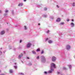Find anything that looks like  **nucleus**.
<instances>
[{
	"mask_svg": "<svg viewBox=\"0 0 75 75\" xmlns=\"http://www.w3.org/2000/svg\"><path fill=\"white\" fill-rule=\"evenodd\" d=\"M56 68L55 64L53 63H52L51 64V68L52 69V68Z\"/></svg>",
	"mask_w": 75,
	"mask_h": 75,
	"instance_id": "f257e3e1",
	"label": "nucleus"
},
{
	"mask_svg": "<svg viewBox=\"0 0 75 75\" xmlns=\"http://www.w3.org/2000/svg\"><path fill=\"white\" fill-rule=\"evenodd\" d=\"M57 58L55 57H53L52 58V61H55V60H56Z\"/></svg>",
	"mask_w": 75,
	"mask_h": 75,
	"instance_id": "f03ea898",
	"label": "nucleus"
},
{
	"mask_svg": "<svg viewBox=\"0 0 75 75\" xmlns=\"http://www.w3.org/2000/svg\"><path fill=\"white\" fill-rule=\"evenodd\" d=\"M31 44L28 43V44L27 45V48H29V47H30V46H31Z\"/></svg>",
	"mask_w": 75,
	"mask_h": 75,
	"instance_id": "7ed1b4c3",
	"label": "nucleus"
},
{
	"mask_svg": "<svg viewBox=\"0 0 75 75\" xmlns=\"http://www.w3.org/2000/svg\"><path fill=\"white\" fill-rule=\"evenodd\" d=\"M41 57L43 61H45V58L44 56H41Z\"/></svg>",
	"mask_w": 75,
	"mask_h": 75,
	"instance_id": "20e7f679",
	"label": "nucleus"
},
{
	"mask_svg": "<svg viewBox=\"0 0 75 75\" xmlns=\"http://www.w3.org/2000/svg\"><path fill=\"white\" fill-rule=\"evenodd\" d=\"M66 47L67 48V50H69V49H70L71 48V46H69V45H67L66 46Z\"/></svg>",
	"mask_w": 75,
	"mask_h": 75,
	"instance_id": "39448f33",
	"label": "nucleus"
},
{
	"mask_svg": "<svg viewBox=\"0 0 75 75\" xmlns=\"http://www.w3.org/2000/svg\"><path fill=\"white\" fill-rule=\"evenodd\" d=\"M53 71V69L51 68V70L49 71H48V73H49V74H51V73H52V72Z\"/></svg>",
	"mask_w": 75,
	"mask_h": 75,
	"instance_id": "423d86ee",
	"label": "nucleus"
},
{
	"mask_svg": "<svg viewBox=\"0 0 75 75\" xmlns=\"http://www.w3.org/2000/svg\"><path fill=\"white\" fill-rule=\"evenodd\" d=\"M61 21V19L60 18H57L56 20V21L57 22H59Z\"/></svg>",
	"mask_w": 75,
	"mask_h": 75,
	"instance_id": "0eeeda50",
	"label": "nucleus"
},
{
	"mask_svg": "<svg viewBox=\"0 0 75 75\" xmlns=\"http://www.w3.org/2000/svg\"><path fill=\"white\" fill-rule=\"evenodd\" d=\"M4 33H5V32L4 31H2L1 32V35H3V34H4Z\"/></svg>",
	"mask_w": 75,
	"mask_h": 75,
	"instance_id": "6e6552de",
	"label": "nucleus"
},
{
	"mask_svg": "<svg viewBox=\"0 0 75 75\" xmlns=\"http://www.w3.org/2000/svg\"><path fill=\"white\" fill-rule=\"evenodd\" d=\"M48 43H49L50 44H51V43L52 42V41L50 40H49L48 41Z\"/></svg>",
	"mask_w": 75,
	"mask_h": 75,
	"instance_id": "1a4fd4ad",
	"label": "nucleus"
},
{
	"mask_svg": "<svg viewBox=\"0 0 75 75\" xmlns=\"http://www.w3.org/2000/svg\"><path fill=\"white\" fill-rule=\"evenodd\" d=\"M71 25L72 27H74V23H71Z\"/></svg>",
	"mask_w": 75,
	"mask_h": 75,
	"instance_id": "9d476101",
	"label": "nucleus"
},
{
	"mask_svg": "<svg viewBox=\"0 0 75 75\" xmlns=\"http://www.w3.org/2000/svg\"><path fill=\"white\" fill-rule=\"evenodd\" d=\"M21 56H23L22 54H21V55H19L18 58H19V59H20V58H21Z\"/></svg>",
	"mask_w": 75,
	"mask_h": 75,
	"instance_id": "9b49d317",
	"label": "nucleus"
},
{
	"mask_svg": "<svg viewBox=\"0 0 75 75\" xmlns=\"http://www.w3.org/2000/svg\"><path fill=\"white\" fill-rule=\"evenodd\" d=\"M9 72H10V73H11V74H12V73L13 72V70L12 69H10V70Z\"/></svg>",
	"mask_w": 75,
	"mask_h": 75,
	"instance_id": "f8f14e48",
	"label": "nucleus"
},
{
	"mask_svg": "<svg viewBox=\"0 0 75 75\" xmlns=\"http://www.w3.org/2000/svg\"><path fill=\"white\" fill-rule=\"evenodd\" d=\"M32 52L33 53V54H35V52L34 51H32Z\"/></svg>",
	"mask_w": 75,
	"mask_h": 75,
	"instance_id": "ddd939ff",
	"label": "nucleus"
},
{
	"mask_svg": "<svg viewBox=\"0 0 75 75\" xmlns=\"http://www.w3.org/2000/svg\"><path fill=\"white\" fill-rule=\"evenodd\" d=\"M60 25H64V23L63 22H62L60 23Z\"/></svg>",
	"mask_w": 75,
	"mask_h": 75,
	"instance_id": "4468645a",
	"label": "nucleus"
},
{
	"mask_svg": "<svg viewBox=\"0 0 75 75\" xmlns=\"http://www.w3.org/2000/svg\"><path fill=\"white\" fill-rule=\"evenodd\" d=\"M24 27L25 28V30H27V26H24Z\"/></svg>",
	"mask_w": 75,
	"mask_h": 75,
	"instance_id": "2eb2a0df",
	"label": "nucleus"
},
{
	"mask_svg": "<svg viewBox=\"0 0 75 75\" xmlns=\"http://www.w3.org/2000/svg\"><path fill=\"white\" fill-rule=\"evenodd\" d=\"M40 51V50L39 49H38L36 50V51H37V52H38V51Z\"/></svg>",
	"mask_w": 75,
	"mask_h": 75,
	"instance_id": "dca6fc26",
	"label": "nucleus"
},
{
	"mask_svg": "<svg viewBox=\"0 0 75 75\" xmlns=\"http://www.w3.org/2000/svg\"><path fill=\"white\" fill-rule=\"evenodd\" d=\"M72 6H75V3H73L72 4Z\"/></svg>",
	"mask_w": 75,
	"mask_h": 75,
	"instance_id": "f3484780",
	"label": "nucleus"
},
{
	"mask_svg": "<svg viewBox=\"0 0 75 75\" xmlns=\"http://www.w3.org/2000/svg\"><path fill=\"white\" fill-rule=\"evenodd\" d=\"M23 3H21L20 4V6H23Z\"/></svg>",
	"mask_w": 75,
	"mask_h": 75,
	"instance_id": "a211bd4d",
	"label": "nucleus"
},
{
	"mask_svg": "<svg viewBox=\"0 0 75 75\" xmlns=\"http://www.w3.org/2000/svg\"><path fill=\"white\" fill-rule=\"evenodd\" d=\"M44 10H45V11H46V10H47V8H45Z\"/></svg>",
	"mask_w": 75,
	"mask_h": 75,
	"instance_id": "6ab92c4d",
	"label": "nucleus"
},
{
	"mask_svg": "<svg viewBox=\"0 0 75 75\" xmlns=\"http://www.w3.org/2000/svg\"><path fill=\"white\" fill-rule=\"evenodd\" d=\"M8 10H7V11H5V13H7V12H8Z\"/></svg>",
	"mask_w": 75,
	"mask_h": 75,
	"instance_id": "aec40b11",
	"label": "nucleus"
},
{
	"mask_svg": "<svg viewBox=\"0 0 75 75\" xmlns=\"http://www.w3.org/2000/svg\"><path fill=\"white\" fill-rule=\"evenodd\" d=\"M49 32H50V31H49V30H48V31L47 32V33H49Z\"/></svg>",
	"mask_w": 75,
	"mask_h": 75,
	"instance_id": "412c9836",
	"label": "nucleus"
},
{
	"mask_svg": "<svg viewBox=\"0 0 75 75\" xmlns=\"http://www.w3.org/2000/svg\"><path fill=\"white\" fill-rule=\"evenodd\" d=\"M44 73H45V74H47V71H45Z\"/></svg>",
	"mask_w": 75,
	"mask_h": 75,
	"instance_id": "4be33fe9",
	"label": "nucleus"
},
{
	"mask_svg": "<svg viewBox=\"0 0 75 75\" xmlns=\"http://www.w3.org/2000/svg\"><path fill=\"white\" fill-rule=\"evenodd\" d=\"M14 67L15 68V69H16L17 68V66H14Z\"/></svg>",
	"mask_w": 75,
	"mask_h": 75,
	"instance_id": "5701e85b",
	"label": "nucleus"
},
{
	"mask_svg": "<svg viewBox=\"0 0 75 75\" xmlns=\"http://www.w3.org/2000/svg\"><path fill=\"white\" fill-rule=\"evenodd\" d=\"M1 54H2V52H1V51H0V55Z\"/></svg>",
	"mask_w": 75,
	"mask_h": 75,
	"instance_id": "b1692460",
	"label": "nucleus"
},
{
	"mask_svg": "<svg viewBox=\"0 0 75 75\" xmlns=\"http://www.w3.org/2000/svg\"><path fill=\"white\" fill-rule=\"evenodd\" d=\"M69 21V19H67V21Z\"/></svg>",
	"mask_w": 75,
	"mask_h": 75,
	"instance_id": "393cba45",
	"label": "nucleus"
},
{
	"mask_svg": "<svg viewBox=\"0 0 75 75\" xmlns=\"http://www.w3.org/2000/svg\"><path fill=\"white\" fill-rule=\"evenodd\" d=\"M41 53V54H43L44 53V51H42Z\"/></svg>",
	"mask_w": 75,
	"mask_h": 75,
	"instance_id": "a878e982",
	"label": "nucleus"
},
{
	"mask_svg": "<svg viewBox=\"0 0 75 75\" xmlns=\"http://www.w3.org/2000/svg\"><path fill=\"white\" fill-rule=\"evenodd\" d=\"M69 68H71V66H69Z\"/></svg>",
	"mask_w": 75,
	"mask_h": 75,
	"instance_id": "bb28decb",
	"label": "nucleus"
},
{
	"mask_svg": "<svg viewBox=\"0 0 75 75\" xmlns=\"http://www.w3.org/2000/svg\"><path fill=\"white\" fill-rule=\"evenodd\" d=\"M63 69H64V70L66 69V68H65V67H64Z\"/></svg>",
	"mask_w": 75,
	"mask_h": 75,
	"instance_id": "cd10ccee",
	"label": "nucleus"
},
{
	"mask_svg": "<svg viewBox=\"0 0 75 75\" xmlns=\"http://www.w3.org/2000/svg\"><path fill=\"white\" fill-rule=\"evenodd\" d=\"M21 75H24V74H23L22 73H20Z\"/></svg>",
	"mask_w": 75,
	"mask_h": 75,
	"instance_id": "c85d7f7f",
	"label": "nucleus"
},
{
	"mask_svg": "<svg viewBox=\"0 0 75 75\" xmlns=\"http://www.w3.org/2000/svg\"><path fill=\"white\" fill-rule=\"evenodd\" d=\"M22 41V40H20V43H21V42Z\"/></svg>",
	"mask_w": 75,
	"mask_h": 75,
	"instance_id": "c756f323",
	"label": "nucleus"
},
{
	"mask_svg": "<svg viewBox=\"0 0 75 75\" xmlns=\"http://www.w3.org/2000/svg\"><path fill=\"white\" fill-rule=\"evenodd\" d=\"M37 59H39V56H38L37 57Z\"/></svg>",
	"mask_w": 75,
	"mask_h": 75,
	"instance_id": "7c9ffc66",
	"label": "nucleus"
},
{
	"mask_svg": "<svg viewBox=\"0 0 75 75\" xmlns=\"http://www.w3.org/2000/svg\"><path fill=\"white\" fill-rule=\"evenodd\" d=\"M57 73H58V74H60V73L59 72H58Z\"/></svg>",
	"mask_w": 75,
	"mask_h": 75,
	"instance_id": "2f4dec72",
	"label": "nucleus"
},
{
	"mask_svg": "<svg viewBox=\"0 0 75 75\" xmlns=\"http://www.w3.org/2000/svg\"><path fill=\"white\" fill-rule=\"evenodd\" d=\"M57 7H58V8H59V7L58 6V5H57Z\"/></svg>",
	"mask_w": 75,
	"mask_h": 75,
	"instance_id": "473e14b6",
	"label": "nucleus"
},
{
	"mask_svg": "<svg viewBox=\"0 0 75 75\" xmlns=\"http://www.w3.org/2000/svg\"><path fill=\"white\" fill-rule=\"evenodd\" d=\"M7 14H6L4 15V16H7Z\"/></svg>",
	"mask_w": 75,
	"mask_h": 75,
	"instance_id": "72a5a7b5",
	"label": "nucleus"
},
{
	"mask_svg": "<svg viewBox=\"0 0 75 75\" xmlns=\"http://www.w3.org/2000/svg\"><path fill=\"white\" fill-rule=\"evenodd\" d=\"M0 75H4L3 74H0Z\"/></svg>",
	"mask_w": 75,
	"mask_h": 75,
	"instance_id": "f704fd0d",
	"label": "nucleus"
},
{
	"mask_svg": "<svg viewBox=\"0 0 75 75\" xmlns=\"http://www.w3.org/2000/svg\"><path fill=\"white\" fill-rule=\"evenodd\" d=\"M48 40V39L47 38H46V41H47Z\"/></svg>",
	"mask_w": 75,
	"mask_h": 75,
	"instance_id": "c9c22d12",
	"label": "nucleus"
},
{
	"mask_svg": "<svg viewBox=\"0 0 75 75\" xmlns=\"http://www.w3.org/2000/svg\"><path fill=\"white\" fill-rule=\"evenodd\" d=\"M2 12V11H0V13H1Z\"/></svg>",
	"mask_w": 75,
	"mask_h": 75,
	"instance_id": "e433bc0d",
	"label": "nucleus"
},
{
	"mask_svg": "<svg viewBox=\"0 0 75 75\" xmlns=\"http://www.w3.org/2000/svg\"><path fill=\"white\" fill-rule=\"evenodd\" d=\"M44 17H46V15H44Z\"/></svg>",
	"mask_w": 75,
	"mask_h": 75,
	"instance_id": "4c0bfd02",
	"label": "nucleus"
},
{
	"mask_svg": "<svg viewBox=\"0 0 75 75\" xmlns=\"http://www.w3.org/2000/svg\"><path fill=\"white\" fill-rule=\"evenodd\" d=\"M26 0H24V1H26Z\"/></svg>",
	"mask_w": 75,
	"mask_h": 75,
	"instance_id": "58836bf2",
	"label": "nucleus"
},
{
	"mask_svg": "<svg viewBox=\"0 0 75 75\" xmlns=\"http://www.w3.org/2000/svg\"><path fill=\"white\" fill-rule=\"evenodd\" d=\"M20 6V4H19L18 5V6Z\"/></svg>",
	"mask_w": 75,
	"mask_h": 75,
	"instance_id": "ea45409f",
	"label": "nucleus"
},
{
	"mask_svg": "<svg viewBox=\"0 0 75 75\" xmlns=\"http://www.w3.org/2000/svg\"><path fill=\"white\" fill-rule=\"evenodd\" d=\"M27 59H30V58L29 57H28L27 58Z\"/></svg>",
	"mask_w": 75,
	"mask_h": 75,
	"instance_id": "a19ab883",
	"label": "nucleus"
},
{
	"mask_svg": "<svg viewBox=\"0 0 75 75\" xmlns=\"http://www.w3.org/2000/svg\"><path fill=\"white\" fill-rule=\"evenodd\" d=\"M72 21H74V20L72 19Z\"/></svg>",
	"mask_w": 75,
	"mask_h": 75,
	"instance_id": "79ce46f5",
	"label": "nucleus"
},
{
	"mask_svg": "<svg viewBox=\"0 0 75 75\" xmlns=\"http://www.w3.org/2000/svg\"><path fill=\"white\" fill-rule=\"evenodd\" d=\"M40 25V23H39V24H38V25Z\"/></svg>",
	"mask_w": 75,
	"mask_h": 75,
	"instance_id": "37998d69",
	"label": "nucleus"
},
{
	"mask_svg": "<svg viewBox=\"0 0 75 75\" xmlns=\"http://www.w3.org/2000/svg\"><path fill=\"white\" fill-rule=\"evenodd\" d=\"M0 72H1V71L0 70Z\"/></svg>",
	"mask_w": 75,
	"mask_h": 75,
	"instance_id": "c03bdc74",
	"label": "nucleus"
},
{
	"mask_svg": "<svg viewBox=\"0 0 75 75\" xmlns=\"http://www.w3.org/2000/svg\"><path fill=\"white\" fill-rule=\"evenodd\" d=\"M0 27H1V25H0Z\"/></svg>",
	"mask_w": 75,
	"mask_h": 75,
	"instance_id": "a18cd8bd",
	"label": "nucleus"
},
{
	"mask_svg": "<svg viewBox=\"0 0 75 75\" xmlns=\"http://www.w3.org/2000/svg\"><path fill=\"white\" fill-rule=\"evenodd\" d=\"M74 58H75V56H74Z\"/></svg>",
	"mask_w": 75,
	"mask_h": 75,
	"instance_id": "49530a36",
	"label": "nucleus"
}]
</instances>
